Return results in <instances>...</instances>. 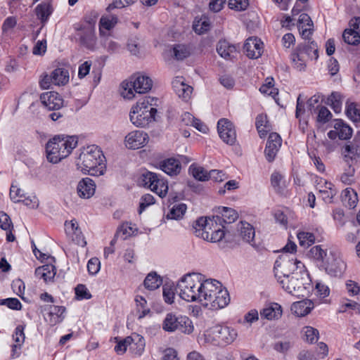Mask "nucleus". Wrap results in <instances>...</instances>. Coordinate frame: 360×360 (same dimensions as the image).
Returning <instances> with one entry per match:
<instances>
[{"label":"nucleus","mask_w":360,"mask_h":360,"mask_svg":"<svg viewBox=\"0 0 360 360\" xmlns=\"http://www.w3.org/2000/svg\"><path fill=\"white\" fill-rule=\"evenodd\" d=\"M275 276L283 289L288 293L299 297L305 291L304 284L309 274L304 265L297 259L283 261L281 264L276 262Z\"/></svg>","instance_id":"f257e3e1"},{"label":"nucleus","mask_w":360,"mask_h":360,"mask_svg":"<svg viewBox=\"0 0 360 360\" xmlns=\"http://www.w3.org/2000/svg\"><path fill=\"white\" fill-rule=\"evenodd\" d=\"M78 169L91 176H101L105 170V158L96 145L84 148L76 160Z\"/></svg>","instance_id":"f03ea898"},{"label":"nucleus","mask_w":360,"mask_h":360,"mask_svg":"<svg viewBox=\"0 0 360 360\" xmlns=\"http://www.w3.org/2000/svg\"><path fill=\"white\" fill-rule=\"evenodd\" d=\"M230 302L228 290L215 279H206L200 304L211 310H218L226 307Z\"/></svg>","instance_id":"7ed1b4c3"},{"label":"nucleus","mask_w":360,"mask_h":360,"mask_svg":"<svg viewBox=\"0 0 360 360\" xmlns=\"http://www.w3.org/2000/svg\"><path fill=\"white\" fill-rule=\"evenodd\" d=\"M77 145L75 136L56 135L46 145V158L49 162L56 164L67 158Z\"/></svg>","instance_id":"20e7f679"},{"label":"nucleus","mask_w":360,"mask_h":360,"mask_svg":"<svg viewBox=\"0 0 360 360\" xmlns=\"http://www.w3.org/2000/svg\"><path fill=\"white\" fill-rule=\"evenodd\" d=\"M205 280L200 274H189L179 281L177 288L181 299L186 302H200Z\"/></svg>","instance_id":"39448f33"},{"label":"nucleus","mask_w":360,"mask_h":360,"mask_svg":"<svg viewBox=\"0 0 360 360\" xmlns=\"http://www.w3.org/2000/svg\"><path fill=\"white\" fill-rule=\"evenodd\" d=\"M157 98L146 96L132 106L129 118L131 123L139 127H145L155 120L157 109L154 107Z\"/></svg>","instance_id":"423d86ee"},{"label":"nucleus","mask_w":360,"mask_h":360,"mask_svg":"<svg viewBox=\"0 0 360 360\" xmlns=\"http://www.w3.org/2000/svg\"><path fill=\"white\" fill-rule=\"evenodd\" d=\"M236 330L226 326H214L203 334L204 342L215 346H224L232 343L237 338Z\"/></svg>","instance_id":"0eeeda50"},{"label":"nucleus","mask_w":360,"mask_h":360,"mask_svg":"<svg viewBox=\"0 0 360 360\" xmlns=\"http://www.w3.org/2000/svg\"><path fill=\"white\" fill-rule=\"evenodd\" d=\"M162 326L165 331L169 333L179 330L185 334H191L194 330L193 322L188 316L172 312L166 314Z\"/></svg>","instance_id":"6e6552de"},{"label":"nucleus","mask_w":360,"mask_h":360,"mask_svg":"<svg viewBox=\"0 0 360 360\" xmlns=\"http://www.w3.org/2000/svg\"><path fill=\"white\" fill-rule=\"evenodd\" d=\"M144 186L158 194L160 198L165 197L168 191L167 181L156 173L148 172L143 174Z\"/></svg>","instance_id":"1a4fd4ad"},{"label":"nucleus","mask_w":360,"mask_h":360,"mask_svg":"<svg viewBox=\"0 0 360 360\" xmlns=\"http://www.w3.org/2000/svg\"><path fill=\"white\" fill-rule=\"evenodd\" d=\"M217 130L222 141L229 145H233L236 141V132L233 124L227 119L218 121Z\"/></svg>","instance_id":"9d476101"},{"label":"nucleus","mask_w":360,"mask_h":360,"mask_svg":"<svg viewBox=\"0 0 360 360\" xmlns=\"http://www.w3.org/2000/svg\"><path fill=\"white\" fill-rule=\"evenodd\" d=\"M148 140L149 137L146 132L135 130L127 134L124 139V144L127 148L136 150L144 147Z\"/></svg>","instance_id":"9b49d317"},{"label":"nucleus","mask_w":360,"mask_h":360,"mask_svg":"<svg viewBox=\"0 0 360 360\" xmlns=\"http://www.w3.org/2000/svg\"><path fill=\"white\" fill-rule=\"evenodd\" d=\"M79 43L88 49L93 50L96 44L94 30V22L84 25L78 32Z\"/></svg>","instance_id":"f8f14e48"},{"label":"nucleus","mask_w":360,"mask_h":360,"mask_svg":"<svg viewBox=\"0 0 360 360\" xmlns=\"http://www.w3.org/2000/svg\"><path fill=\"white\" fill-rule=\"evenodd\" d=\"M44 311H46L45 314V320L51 325L55 326L62 322L64 319V314L66 309L63 306L46 305L44 307Z\"/></svg>","instance_id":"ddd939ff"},{"label":"nucleus","mask_w":360,"mask_h":360,"mask_svg":"<svg viewBox=\"0 0 360 360\" xmlns=\"http://www.w3.org/2000/svg\"><path fill=\"white\" fill-rule=\"evenodd\" d=\"M42 105L49 110H58L63 105L62 97L55 91H47L41 94Z\"/></svg>","instance_id":"4468645a"},{"label":"nucleus","mask_w":360,"mask_h":360,"mask_svg":"<svg viewBox=\"0 0 360 360\" xmlns=\"http://www.w3.org/2000/svg\"><path fill=\"white\" fill-rule=\"evenodd\" d=\"M244 51L249 58L257 59L264 51L263 43L257 37H249L243 46Z\"/></svg>","instance_id":"2eb2a0df"},{"label":"nucleus","mask_w":360,"mask_h":360,"mask_svg":"<svg viewBox=\"0 0 360 360\" xmlns=\"http://www.w3.org/2000/svg\"><path fill=\"white\" fill-rule=\"evenodd\" d=\"M282 143V139L277 133H271L269 136L266 148L265 156L269 162H272L279 150Z\"/></svg>","instance_id":"dca6fc26"},{"label":"nucleus","mask_w":360,"mask_h":360,"mask_svg":"<svg viewBox=\"0 0 360 360\" xmlns=\"http://www.w3.org/2000/svg\"><path fill=\"white\" fill-rule=\"evenodd\" d=\"M217 51L221 58L227 60H233L239 54L238 47L225 39L217 43Z\"/></svg>","instance_id":"f3484780"},{"label":"nucleus","mask_w":360,"mask_h":360,"mask_svg":"<svg viewBox=\"0 0 360 360\" xmlns=\"http://www.w3.org/2000/svg\"><path fill=\"white\" fill-rule=\"evenodd\" d=\"M65 231L66 234L71 237L72 240L78 245L82 247L86 245V242L75 219H72L69 221H66L65 222Z\"/></svg>","instance_id":"a211bd4d"},{"label":"nucleus","mask_w":360,"mask_h":360,"mask_svg":"<svg viewBox=\"0 0 360 360\" xmlns=\"http://www.w3.org/2000/svg\"><path fill=\"white\" fill-rule=\"evenodd\" d=\"M172 88L176 95L185 101H188L191 96L193 87L185 83L182 77H176L172 82Z\"/></svg>","instance_id":"6ab92c4d"},{"label":"nucleus","mask_w":360,"mask_h":360,"mask_svg":"<svg viewBox=\"0 0 360 360\" xmlns=\"http://www.w3.org/2000/svg\"><path fill=\"white\" fill-rule=\"evenodd\" d=\"M216 225L217 221L214 218L200 217L193 225L194 233L197 237L201 238V235L199 233L207 232L208 238H210Z\"/></svg>","instance_id":"aec40b11"},{"label":"nucleus","mask_w":360,"mask_h":360,"mask_svg":"<svg viewBox=\"0 0 360 360\" xmlns=\"http://www.w3.org/2000/svg\"><path fill=\"white\" fill-rule=\"evenodd\" d=\"M131 77L136 93L145 94L151 89L153 86V80L148 76L143 75H135Z\"/></svg>","instance_id":"412c9836"},{"label":"nucleus","mask_w":360,"mask_h":360,"mask_svg":"<svg viewBox=\"0 0 360 360\" xmlns=\"http://www.w3.org/2000/svg\"><path fill=\"white\" fill-rule=\"evenodd\" d=\"M77 191L80 198L89 199L95 193L96 184L91 179L86 177L79 181Z\"/></svg>","instance_id":"4be33fe9"},{"label":"nucleus","mask_w":360,"mask_h":360,"mask_svg":"<svg viewBox=\"0 0 360 360\" xmlns=\"http://www.w3.org/2000/svg\"><path fill=\"white\" fill-rule=\"evenodd\" d=\"M282 307L278 303L272 302L266 304L260 311V316L267 320H277L282 316Z\"/></svg>","instance_id":"5701e85b"},{"label":"nucleus","mask_w":360,"mask_h":360,"mask_svg":"<svg viewBox=\"0 0 360 360\" xmlns=\"http://www.w3.org/2000/svg\"><path fill=\"white\" fill-rule=\"evenodd\" d=\"M53 11V8L50 2H42L35 7L34 13L42 27L47 22Z\"/></svg>","instance_id":"b1692460"},{"label":"nucleus","mask_w":360,"mask_h":360,"mask_svg":"<svg viewBox=\"0 0 360 360\" xmlns=\"http://www.w3.org/2000/svg\"><path fill=\"white\" fill-rule=\"evenodd\" d=\"M314 308V303L310 300H303L294 302L291 306V311L297 316H304L310 313Z\"/></svg>","instance_id":"393cba45"},{"label":"nucleus","mask_w":360,"mask_h":360,"mask_svg":"<svg viewBox=\"0 0 360 360\" xmlns=\"http://www.w3.org/2000/svg\"><path fill=\"white\" fill-rule=\"evenodd\" d=\"M326 271L333 276H340L346 269V264L340 258H333L331 262L325 263Z\"/></svg>","instance_id":"a878e982"},{"label":"nucleus","mask_w":360,"mask_h":360,"mask_svg":"<svg viewBox=\"0 0 360 360\" xmlns=\"http://www.w3.org/2000/svg\"><path fill=\"white\" fill-rule=\"evenodd\" d=\"M130 339L129 350L135 355H141L145 349L144 338L137 333H133Z\"/></svg>","instance_id":"bb28decb"},{"label":"nucleus","mask_w":360,"mask_h":360,"mask_svg":"<svg viewBox=\"0 0 360 360\" xmlns=\"http://www.w3.org/2000/svg\"><path fill=\"white\" fill-rule=\"evenodd\" d=\"M160 168L170 176L176 175L181 171V165L179 160L172 158L160 162Z\"/></svg>","instance_id":"cd10ccee"},{"label":"nucleus","mask_w":360,"mask_h":360,"mask_svg":"<svg viewBox=\"0 0 360 360\" xmlns=\"http://www.w3.org/2000/svg\"><path fill=\"white\" fill-rule=\"evenodd\" d=\"M240 236L244 241L250 243L252 246H255V231L254 227L248 222H240L239 227Z\"/></svg>","instance_id":"c85d7f7f"},{"label":"nucleus","mask_w":360,"mask_h":360,"mask_svg":"<svg viewBox=\"0 0 360 360\" xmlns=\"http://www.w3.org/2000/svg\"><path fill=\"white\" fill-rule=\"evenodd\" d=\"M35 276L46 283L52 281L56 276V268L52 264L43 265L36 269Z\"/></svg>","instance_id":"c756f323"},{"label":"nucleus","mask_w":360,"mask_h":360,"mask_svg":"<svg viewBox=\"0 0 360 360\" xmlns=\"http://www.w3.org/2000/svg\"><path fill=\"white\" fill-rule=\"evenodd\" d=\"M297 52L292 55V60L297 68L306 66L305 58L309 56V49L305 46L299 44L297 48Z\"/></svg>","instance_id":"7c9ffc66"},{"label":"nucleus","mask_w":360,"mask_h":360,"mask_svg":"<svg viewBox=\"0 0 360 360\" xmlns=\"http://www.w3.org/2000/svg\"><path fill=\"white\" fill-rule=\"evenodd\" d=\"M345 160L346 162H349V160L354 162L356 158L360 157V144L354 139L353 142L345 146Z\"/></svg>","instance_id":"2f4dec72"},{"label":"nucleus","mask_w":360,"mask_h":360,"mask_svg":"<svg viewBox=\"0 0 360 360\" xmlns=\"http://www.w3.org/2000/svg\"><path fill=\"white\" fill-rule=\"evenodd\" d=\"M342 201L349 208H354L358 202L356 192L351 188H345L342 193Z\"/></svg>","instance_id":"473e14b6"},{"label":"nucleus","mask_w":360,"mask_h":360,"mask_svg":"<svg viewBox=\"0 0 360 360\" xmlns=\"http://www.w3.org/2000/svg\"><path fill=\"white\" fill-rule=\"evenodd\" d=\"M53 79V85L63 86L69 81V72L68 69H54L51 72Z\"/></svg>","instance_id":"72a5a7b5"},{"label":"nucleus","mask_w":360,"mask_h":360,"mask_svg":"<svg viewBox=\"0 0 360 360\" xmlns=\"http://www.w3.org/2000/svg\"><path fill=\"white\" fill-rule=\"evenodd\" d=\"M120 91L124 98L130 100L134 98L136 92L131 77L121 83Z\"/></svg>","instance_id":"f704fd0d"},{"label":"nucleus","mask_w":360,"mask_h":360,"mask_svg":"<svg viewBox=\"0 0 360 360\" xmlns=\"http://www.w3.org/2000/svg\"><path fill=\"white\" fill-rule=\"evenodd\" d=\"M255 125L261 138L264 137L271 130V127L267 120V117L263 114H260L257 116Z\"/></svg>","instance_id":"c9c22d12"},{"label":"nucleus","mask_w":360,"mask_h":360,"mask_svg":"<svg viewBox=\"0 0 360 360\" xmlns=\"http://www.w3.org/2000/svg\"><path fill=\"white\" fill-rule=\"evenodd\" d=\"M334 128L337 129L338 138L341 140H347L352 136V128L344 123L341 120H336L335 121Z\"/></svg>","instance_id":"e433bc0d"},{"label":"nucleus","mask_w":360,"mask_h":360,"mask_svg":"<svg viewBox=\"0 0 360 360\" xmlns=\"http://www.w3.org/2000/svg\"><path fill=\"white\" fill-rule=\"evenodd\" d=\"M199 234L201 235V238L212 243L219 242L225 236L224 231L220 227V226L218 225L217 223L216 226H214L212 232L211 233L210 238H208L207 232H201Z\"/></svg>","instance_id":"4c0bfd02"},{"label":"nucleus","mask_w":360,"mask_h":360,"mask_svg":"<svg viewBox=\"0 0 360 360\" xmlns=\"http://www.w3.org/2000/svg\"><path fill=\"white\" fill-rule=\"evenodd\" d=\"M162 283V278L155 272H151L146 277L143 285L149 290L158 288Z\"/></svg>","instance_id":"58836bf2"},{"label":"nucleus","mask_w":360,"mask_h":360,"mask_svg":"<svg viewBox=\"0 0 360 360\" xmlns=\"http://www.w3.org/2000/svg\"><path fill=\"white\" fill-rule=\"evenodd\" d=\"M172 53L173 56L176 60H183L191 55V50L187 45L175 44L173 46Z\"/></svg>","instance_id":"ea45409f"},{"label":"nucleus","mask_w":360,"mask_h":360,"mask_svg":"<svg viewBox=\"0 0 360 360\" xmlns=\"http://www.w3.org/2000/svg\"><path fill=\"white\" fill-rule=\"evenodd\" d=\"M342 96L338 92H333L327 99V104L330 105L335 113L342 110Z\"/></svg>","instance_id":"a19ab883"},{"label":"nucleus","mask_w":360,"mask_h":360,"mask_svg":"<svg viewBox=\"0 0 360 360\" xmlns=\"http://www.w3.org/2000/svg\"><path fill=\"white\" fill-rule=\"evenodd\" d=\"M189 173L197 180L205 181L208 180L209 172L202 167L193 164L189 167Z\"/></svg>","instance_id":"79ce46f5"},{"label":"nucleus","mask_w":360,"mask_h":360,"mask_svg":"<svg viewBox=\"0 0 360 360\" xmlns=\"http://www.w3.org/2000/svg\"><path fill=\"white\" fill-rule=\"evenodd\" d=\"M118 22V19L115 15L103 16L100 19L99 30L100 34H103V30H110L112 29Z\"/></svg>","instance_id":"37998d69"},{"label":"nucleus","mask_w":360,"mask_h":360,"mask_svg":"<svg viewBox=\"0 0 360 360\" xmlns=\"http://www.w3.org/2000/svg\"><path fill=\"white\" fill-rule=\"evenodd\" d=\"M210 27L211 24L210 20L205 16L200 18L199 20L195 19L193 25L195 32L198 34H203L208 31Z\"/></svg>","instance_id":"c03bdc74"},{"label":"nucleus","mask_w":360,"mask_h":360,"mask_svg":"<svg viewBox=\"0 0 360 360\" xmlns=\"http://www.w3.org/2000/svg\"><path fill=\"white\" fill-rule=\"evenodd\" d=\"M186 120L188 121L186 123V124H191L198 131L202 133H206L208 131L207 127L203 122H202L200 120L193 117L189 112H186L184 115L183 120L186 121Z\"/></svg>","instance_id":"a18cd8bd"},{"label":"nucleus","mask_w":360,"mask_h":360,"mask_svg":"<svg viewBox=\"0 0 360 360\" xmlns=\"http://www.w3.org/2000/svg\"><path fill=\"white\" fill-rule=\"evenodd\" d=\"M346 115L353 122H360V108L355 103H347Z\"/></svg>","instance_id":"49530a36"},{"label":"nucleus","mask_w":360,"mask_h":360,"mask_svg":"<svg viewBox=\"0 0 360 360\" xmlns=\"http://www.w3.org/2000/svg\"><path fill=\"white\" fill-rule=\"evenodd\" d=\"M299 243L302 247H309L315 242V236L309 232H300L297 233Z\"/></svg>","instance_id":"de8ad7c7"},{"label":"nucleus","mask_w":360,"mask_h":360,"mask_svg":"<svg viewBox=\"0 0 360 360\" xmlns=\"http://www.w3.org/2000/svg\"><path fill=\"white\" fill-rule=\"evenodd\" d=\"M186 210V205L184 203H180L174 205L169 212L167 214V217L171 219H178L183 217Z\"/></svg>","instance_id":"09e8293b"},{"label":"nucleus","mask_w":360,"mask_h":360,"mask_svg":"<svg viewBox=\"0 0 360 360\" xmlns=\"http://www.w3.org/2000/svg\"><path fill=\"white\" fill-rule=\"evenodd\" d=\"M319 193L326 202L330 203L333 197L337 194V191L334 188L333 184H326V189H319Z\"/></svg>","instance_id":"8fccbe9b"},{"label":"nucleus","mask_w":360,"mask_h":360,"mask_svg":"<svg viewBox=\"0 0 360 360\" xmlns=\"http://www.w3.org/2000/svg\"><path fill=\"white\" fill-rule=\"evenodd\" d=\"M221 214L223 221L227 224L234 222L238 217L235 210L226 207L221 208Z\"/></svg>","instance_id":"3c124183"},{"label":"nucleus","mask_w":360,"mask_h":360,"mask_svg":"<svg viewBox=\"0 0 360 360\" xmlns=\"http://www.w3.org/2000/svg\"><path fill=\"white\" fill-rule=\"evenodd\" d=\"M141 48L142 45L141 41L137 37L129 39L127 49L132 55L139 56L141 54Z\"/></svg>","instance_id":"603ef678"},{"label":"nucleus","mask_w":360,"mask_h":360,"mask_svg":"<svg viewBox=\"0 0 360 360\" xmlns=\"http://www.w3.org/2000/svg\"><path fill=\"white\" fill-rule=\"evenodd\" d=\"M317 117L318 122L325 124L332 118V114L329 110L325 106H317Z\"/></svg>","instance_id":"864d4df0"},{"label":"nucleus","mask_w":360,"mask_h":360,"mask_svg":"<svg viewBox=\"0 0 360 360\" xmlns=\"http://www.w3.org/2000/svg\"><path fill=\"white\" fill-rule=\"evenodd\" d=\"M307 342L313 343L317 341L319 335V330L311 326H305L302 329Z\"/></svg>","instance_id":"5fc2aeb1"},{"label":"nucleus","mask_w":360,"mask_h":360,"mask_svg":"<svg viewBox=\"0 0 360 360\" xmlns=\"http://www.w3.org/2000/svg\"><path fill=\"white\" fill-rule=\"evenodd\" d=\"M134 232V230L131 226V224L124 223L118 229L117 236L121 237L122 239L125 240L131 236Z\"/></svg>","instance_id":"6e6d98bb"},{"label":"nucleus","mask_w":360,"mask_h":360,"mask_svg":"<svg viewBox=\"0 0 360 360\" xmlns=\"http://www.w3.org/2000/svg\"><path fill=\"white\" fill-rule=\"evenodd\" d=\"M309 256L315 260L323 262L326 257V252L321 246L316 245L310 249Z\"/></svg>","instance_id":"4d7b16f0"},{"label":"nucleus","mask_w":360,"mask_h":360,"mask_svg":"<svg viewBox=\"0 0 360 360\" xmlns=\"http://www.w3.org/2000/svg\"><path fill=\"white\" fill-rule=\"evenodd\" d=\"M248 6V0H229V7L238 11L246 10Z\"/></svg>","instance_id":"13d9d810"},{"label":"nucleus","mask_w":360,"mask_h":360,"mask_svg":"<svg viewBox=\"0 0 360 360\" xmlns=\"http://www.w3.org/2000/svg\"><path fill=\"white\" fill-rule=\"evenodd\" d=\"M137 0H113L112 3L109 4L106 10L110 12L114 8H122L134 4Z\"/></svg>","instance_id":"bf43d9fd"},{"label":"nucleus","mask_w":360,"mask_h":360,"mask_svg":"<svg viewBox=\"0 0 360 360\" xmlns=\"http://www.w3.org/2000/svg\"><path fill=\"white\" fill-rule=\"evenodd\" d=\"M351 26H352V29H350L353 31V34H356V35L353 36L354 41H352L351 43L353 44H359L360 43V18H355L354 20H352L350 22Z\"/></svg>","instance_id":"052dcab7"},{"label":"nucleus","mask_w":360,"mask_h":360,"mask_svg":"<svg viewBox=\"0 0 360 360\" xmlns=\"http://www.w3.org/2000/svg\"><path fill=\"white\" fill-rule=\"evenodd\" d=\"M0 305H6L8 308L14 310H20L22 307L20 302L17 298L0 300Z\"/></svg>","instance_id":"680f3d73"},{"label":"nucleus","mask_w":360,"mask_h":360,"mask_svg":"<svg viewBox=\"0 0 360 360\" xmlns=\"http://www.w3.org/2000/svg\"><path fill=\"white\" fill-rule=\"evenodd\" d=\"M75 295L79 300H89L91 295L84 285L79 284L75 288Z\"/></svg>","instance_id":"e2e57ef3"},{"label":"nucleus","mask_w":360,"mask_h":360,"mask_svg":"<svg viewBox=\"0 0 360 360\" xmlns=\"http://www.w3.org/2000/svg\"><path fill=\"white\" fill-rule=\"evenodd\" d=\"M163 297L165 301V302L168 304H172L174 302V290L172 285H165L163 286Z\"/></svg>","instance_id":"0e129e2a"},{"label":"nucleus","mask_w":360,"mask_h":360,"mask_svg":"<svg viewBox=\"0 0 360 360\" xmlns=\"http://www.w3.org/2000/svg\"><path fill=\"white\" fill-rule=\"evenodd\" d=\"M154 203V197L150 194L143 195L140 201L139 212L141 214L147 207Z\"/></svg>","instance_id":"69168bd1"},{"label":"nucleus","mask_w":360,"mask_h":360,"mask_svg":"<svg viewBox=\"0 0 360 360\" xmlns=\"http://www.w3.org/2000/svg\"><path fill=\"white\" fill-rule=\"evenodd\" d=\"M0 228L3 230H10V229H13L11 218L4 212H0Z\"/></svg>","instance_id":"338daca9"},{"label":"nucleus","mask_w":360,"mask_h":360,"mask_svg":"<svg viewBox=\"0 0 360 360\" xmlns=\"http://www.w3.org/2000/svg\"><path fill=\"white\" fill-rule=\"evenodd\" d=\"M130 340V336H128L124 340L118 341L115 347V351L118 354H124L127 351V349L129 348Z\"/></svg>","instance_id":"774afa93"}]
</instances>
